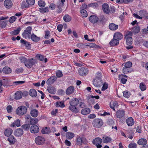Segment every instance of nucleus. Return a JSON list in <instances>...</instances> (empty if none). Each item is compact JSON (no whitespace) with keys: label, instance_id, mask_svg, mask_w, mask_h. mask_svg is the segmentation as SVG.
Masks as SVG:
<instances>
[{"label":"nucleus","instance_id":"nucleus-7","mask_svg":"<svg viewBox=\"0 0 148 148\" xmlns=\"http://www.w3.org/2000/svg\"><path fill=\"white\" fill-rule=\"evenodd\" d=\"M32 107V106H31L29 108V109L31 110L30 114L32 116L36 118L38 116L39 112L37 110L33 109Z\"/></svg>","mask_w":148,"mask_h":148},{"label":"nucleus","instance_id":"nucleus-23","mask_svg":"<svg viewBox=\"0 0 148 148\" xmlns=\"http://www.w3.org/2000/svg\"><path fill=\"white\" fill-rule=\"evenodd\" d=\"M47 90L50 93L52 94H55L56 91V88L52 86H50L49 87H48Z\"/></svg>","mask_w":148,"mask_h":148},{"label":"nucleus","instance_id":"nucleus-56","mask_svg":"<svg viewBox=\"0 0 148 148\" xmlns=\"http://www.w3.org/2000/svg\"><path fill=\"white\" fill-rule=\"evenodd\" d=\"M130 92H128L127 91H124L123 92V96L126 98H128L130 95Z\"/></svg>","mask_w":148,"mask_h":148},{"label":"nucleus","instance_id":"nucleus-5","mask_svg":"<svg viewBox=\"0 0 148 148\" xmlns=\"http://www.w3.org/2000/svg\"><path fill=\"white\" fill-rule=\"evenodd\" d=\"M45 138L41 136H38L35 138V142L38 145H41L45 143Z\"/></svg>","mask_w":148,"mask_h":148},{"label":"nucleus","instance_id":"nucleus-20","mask_svg":"<svg viewBox=\"0 0 148 148\" xmlns=\"http://www.w3.org/2000/svg\"><path fill=\"white\" fill-rule=\"evenodd\" d=\"M102 8L103 11L106 13L108 14L110 12L109 5L108 4L106 3L103 4L102 5Z\"/></svg>","mask_w":148,"mask_h":148},{"label":"nucleus","instance_id":"nucleus-29","mask_svg":"<svg viewBox=\"0 0 148 148\" xmlns=\"http://www.w3.org/2000/svg\"><path fill=\"white\" fill-rule=\"evenodd\" d=\"M30 38L33 41L35 42L38 41L40 39V38L37 36L36 35L34 34H32Z\"/></svg>","mask_w":148,"mask_h":148},{"label":"nucleus","instance_id":"nucleus-38","mask_svg":"<svg viewBox=\"0 0 148 148\" xmlns=\"http://www.w3.org/2000/svg\"><path fill=\"white\" fill-rule=\"evenodd\" d=\"M37 95L36 90L34 89H32L29 91V95L33 97H36Z\"/></svg>","mask_w":148,"mask_h":148},{"label":"nucleus","instance_id":"nucleus-15","mask_svg":"<svg viewBox=\"0 0 148 148\" xmlns=\"http://www.w3.org/2000/svg\"><path fill=\"white\" fill-rule=\"evenodd\" d=\"M23 131L22 129L18 128L15 130L14 133L16 136H20L23 135Z\"/></svg>","mask_w":148,"mask_h":148},{"label":"nucleus","instance_id":"nucleus-61","mask_svg":"<svg viewBox=\"0 0 148 148\" xmlns=\"http://www.w3.org/2000/svg\"><path fill=\"white\" fill-rule=\"evenodd\" d=\"M140 14L142 13L143 14V16L144 17L148 19V13H147L145 11H141L140 12Z\"/></svg>","mask_w":148,"mask_h":148},{"label":"nucleus","instance_id":"nucleus-59","mask_svg":"<svg viewBox=\"0 0 148 148\" xmlns=\"http://www.w3.org/2000/svg\"><path fill=\"white\" fill-rule=\"evenodd\" d=\"M26 2L29 5H32L35 3V0H26Z\"/></svg>","mask_w":148,"mask_h":148},{"label":"nucleus","instance_id":"nucleus-42","mask_svg":"<svg viewBox=\"0 0 148 148\" xmlns=\"http://www.w3.org/2000/svg\"><path fill=\"white\" fill-rule=\"evenodd\" d=\"M8 140L11 144H14L15 142V139L13 136H10L8 138Z\"/></svg>","mask_w":148,"mask_h":148},{"label":"nucleus","instance_id":"nucleus-33","mask_svg":"<svg viewBox=\"0 0 148 148\" xmlns=\"http://www.w3.org/2000/svg\"><path fill=\"white\" fill-rule=\"evenodd\" d=\"M132 31L133 32V33L135 34L139 32L140 27L138 25L136 26L132 29Z\"/></svg>","mask_w":148,"mask_h":148},{"label":"nucleus","instance_id":"nucleus-60","mask_svg":"<svg viewBox=\"0 0 148 148\" xmlns=\"http://www.w3.org/2000/svg\"><path fill=\"white\" fill-rule=\"evenodd\" d=\"M137 145L136 143H131L129 145V148H136Z\"/></svg>","mask_w":148,"mask_h":148},{"label":"nucleus","instance_id":"nucleus-17","mask_svg":"<svg viewBox=\"0 0 148 148\" xmlns=\"http://www.w3.org/2000/svg\"><path fill=\"white\" fill-rule=\"evenodd\" d=\"M4 4V6L7 8H10L12 5V3L10 0H5Z\"/></svg>","mask_w":148,"mask_h":148},{"label":"nucleus","instance_id":"nucleus-62","mask_svg":"<svg viewBox=\"0 0 148 148\" xmlns=\"http://www.w3.org/2000/svg\"><path fill=\"white\" fill-rule=\"evenodd\" d=\"M56 75L58 77H60L63 76V74L61 71L59 70L56 72Z\"/></svg>","mask_w":148,"mask_h":148},{"label":"nucleus","instance_id":"nucleus-21","mask_svg":"<svg viewBox=\"0 0 148 148\" xmlns=\"http://www.w3.org/2000/svg\"><path fill=\"white\" fill-rule=\"evenodd\" d=\"M126 123L127 125L129 126H132L134 124V120L132 117L128 118L126 119Z\"/></svg>","mask_w":148,"mask_h":148},{"label":"nucleus","instance_id":"nucleus-53","mask_svg":"<svg viewBox=\"0 0 148 148\" xmlns=\"http://www.w3.org/2000/svg\"><path fill=\"white\" fill-rule=\"evenodd\" d=\"M132 63L130 62H128L125 63L124 67L128 68H130L132 66Z\"/></svg>","mask_w":148,"mask_h":148},{"label":"nucleus","instance_id":"nucleus-24","mask_svg":"<svg viewBox=\"0 0 148 148\" xmlns=\"http://www.w3.org/2000/svg\"><path fill=\"white\" fill-rule=\"evenodd\" d=\"M119 41L113 37V38L110 41L109 43L111 46H114L118 45L119 44Z\"/></svg>","mask_w":148,"mask_h":148},{"label":"nucleus","instance_id":"nucleus-44","mask_svg":"<svg viewBox=\"0 0 148 148\" xmlns=\"http://www.w3.org/2000/svg\"><path fill=\"white\" fill-rule=\"evenodd\" d=\"M11 126L12 127H14L16 126L17 127H19L20 126V121L19 119H17L14 122H13Z\"/></svg>","mask_w":148,"mask_h":148},{"label":"nucleus","instance_id":"nucleus-4","mask_svg":"<svg viewBox=\"0 0 148 148\" xmlns=\"http://www.w3.org/2000/svg\"><path fill=\"white\" fill-rule=\"evenodd\" d=\"M103 124L102 119H96L93 121L92 124L93 126L95 127L99 128L101 127Z\"/></svg>","mask_w":148,"mask_h":148},{"label":"nucleus","instance_id":"nucleus-51","mask_svg":"<svg viewBox=\"0 0 148 148\" xmlns=\"http://www.w3.org/2000/svg\"><path fill=\"white\" fill-rule=\"evenodd\" d=\"M30 124H25L22 125V127L24 130L27 131L30 129Z\"/></svg>","mask_w":148,"mask_h":148},{"label":"nucleus","instance_id":"nucleus-32","mask_svg":"<svg viewBox=\"0 0 148 148\" xmlns=\"http://www.w3.org/2000/svg\"><path fill=\"white\" fill-rule=\"evenodd\" d=\"M2 71L4 73L8 74L10 73L12 70L11 69L8 67L5 66L3 68Z\"/></svg>","mask_w":148,"mask_h":148},{"label":"nucleus","instance_id":"nucleus-49","mask_svg":"<svg viewBox=\"0 0 148 148\" xmlns=\"http://www.w3.org/2000/svg\"><path fill=\"white\" fill-rule=\"evenodd\" d=\"M45 2L42 0H40L38 2V5L40 7H44L45 6Z\"/></svg>","mask_w":148,"mask_h":148},{"label":"nucleus","instance_id":"nucleus-12","mask_svg":"<svg viewBox=\"0 0 148 148\" xmlns=\"http://www.w3.org/2000/svg\"><path fill=\"white\" fill-rule=\"evenodd\" d=\"M64 5L60 1H58L57 4V7L58 9L57 10V12L58 13H60L62 11V8Z\"/></svg>","mask_w":148,"mask_h":148},{"label":"nucleus","instance_id":"nucleus-16","mask_svg":"<svg viewBox=\"0 0 148 148\" xmlns=\"http://www.w3.org/2000/svg\"><path fill=\"white\" fill-rule=\"evenodd\" d=\"M79 101L78 99L77 98L71 99L69 102L70 105L77 106L79 103Z\"/></svg>","mask_w":148,"mask_h":148},{"label":"nucleus","instance_id":"nucleus-2","mask_svg":"<svg viewBox=\"0 0 148 148\" xmlns=\"http://www.w3.org/2000/svg\"><path fill=\"white\" fill-rule=\"evenodd\" d=\"M89 70L88 69L84 67L79 68L78 70V75L81 77H85L86 76L88 73Z\"/></svg>","mask_w":148,"mask_h":148},{"label":"nucleus","instance_id":"nucleus-3","mask_svg":"<svg viewBox=\"0 0 148 148\" xmlns=\"http://www.w3.org/2000/svg\"><path fill=\"white\" fill-rule=\"evenodd\" d=\"M31 30L32 27H31L29 26L27 27L22 33V35L23 37L25 38H30Z\"/></svg>","mask_w":148,"mask_h":148},{"label":"nucleus","instance_id":"nucleus-27","mask_svg":"<svg viewBox=\"0 0 148 148\" xmlns=\"http://www.w3.org/2000/svg\"><path fill=\"white\" fill-rule=\"evenodd\" d=\"M109 29L112 30H116L118 29V25L112 23L109 24Z\"/></svg>","mask_w":148,"mask_h":148},{"label":"nucleus","instance_id":"nucleus-8","mask_svg":"<svg viewBox=\"0 0 148 148\" xmlns=\"http://www.w3.org/2000/svg\"><path fill=\"white\" fill-rule=\"evenodd\" d=\"M125 112L123 110H117L116 113V116L118 118L121 119L124 116Z\"/></svg>","mask_w":148,"mask_h":148},{"label":"nucleus","instance_id":"nucleus-9","mask_svg":"<svg viewBox=\"0 0 148 148\" xmlns=\"http://www.w3.org/2000/svg\"><path fill=\"white\" fill-rule=\"evenodd\" d=\"M30 131L31 133H37L39 131V128L37 125H32L30 128Z\"/></svg>","mask_w":148,"mask_h":148},{"label":"nucleus","instance_id":"nucleus-34","mask_svg":"<svg viewBox=\"0 0 148 148\" xmlns=\"http://www.w3.org/2000/svg\"><path fill=\"white\" fill-rule=\"evenodd\" d=\"M90 111V109L89 108H86L82 110L81 113L83 115H85L89 114Z\"/></svg>","mask_w":148,"mask_h":148},{"label":"nucleus","instance_id":"nucleus-41","mask_svg":"<svg viewBox=\"0 0 148 148\" xmlns=\"http://www.w3.org/2000/svg\"><path fill=\"white\" fill-rule=\"evenodd\" d=\"M64 20L66 22H70L71 20V17L68 14L65 15L63 17Z\"/></svg>","mask_w":148,"mask_h":148},{"label":"nucleus","instance_id":"nucleus-64","mask_svg":"<svg viewBox=\"0 0 148 148\" xmlns=\"http://www.w3.org/2000/svg\"><path fill=\"white\" fill-rule=\"evenodd\" d=\"M23 71V69L22 68H18L16 69L15 72L17 73H22Z\"/></svg>","mask_w":148,"mask_h":148},{"label":"nucleus","instance_id":"nucleus-63","mask_svg":"<svg viewBox=\"0 0 148 148\" xmlns=\"http://www.w3.org/2000/svg\"><path fill=\"white\" fill-rule=\"evenodd\" d=\"M16 18L15 16L10 17L9 20V21L10 23H13L16 20Z\"/></svg>","mask_w":148,"mask_h":148},{"label":"nucleus","instance_id":"nucleus-48","mask_svg":"<svg viewBox=\"0 0 148 148\" xmlns=\"http://www.w3.org/2000/svg\"><path fill=\"white\" fill-rule=\"evenodd\" d=\"M42 133L43 134H49L50 133L49 128L46 127L42 129L41 131Z\"/></svg>","mask_w":148,"mask_h":148},{"label":"nucleus","instance_id":"nucleus-1","mask_svg":"<svg viewBox=\"0 0 148 148\" xmlns=\"http://www.w3.org/2000/svg\"><path fill=\"white\" fill-rule=\"evenodd\" d=\"M27 112V108L26 107L24 106H21L18 107L16 109V112L19 116H22L26 114Z\"/></svg>","mask_w":148,"mask_h":148},{"label":"nucleus","instance_id":"nucleus-11","mask_svg":"<svg viewBox=\"0 0 148 148\" xmlns=\"http://www.w3.org/2000/svg\"><path fill=\"white\" fill-rule=\"evenodd\" d=\"M90 21L92 23H95L98 21L99 18L97 16L92 15L90 16L89 18Z\"/></svg>","mask_w":148,"mask_h":148},{"label":"nucleus","instance_id":"nucleus-28","mask_svg":"<svg viewBox=\"0 0 148 148\" xmlns=\"http://www.w3.org/2000/svg\"><path fill=\"white\" fill-rule=\"evenodd\" d=\"M13 132L12 130L9 128L5 130L4 132V135L8 137L10 136Z\"/></svg>","mask_w":148,"mask_h":148},{"label":"nucleus","instance_id":"nucleus-40","mask_svg":"<svg viewBox=\"0 0 148 148\" xmlns=\"http://www.w3.org/2000/svg\"><path fill=\"white\" fill-rule=\"evenodd\" d=\"M106 21V19L103 15L101 16L99 18L98 21L102 24L105 23Z\"/></svg>","mask_w":148,"mask_h":148},{"label":"nucleus","instance_id":"nucleus-6","mask_svg":"<svg viewBox=\"0 0 148 148\" xmlns=\"http://www.w3.org/2000/svg\"><path fill=\"white\" fill-rule=\"evenodd\" d=\"M35 63V60L33 58L28 59L26 62L25 66L27 67L31 68Z\"/></svg>","mask_w":148,"mask_h":148},{"label":"nucleus","instance_id":"nucleus-30","mask_svg":"<svg viewBox=\"0 0 148 148\" xmlns=\"http://www.w3.org/2000/svg\"><path fill=\"white\" fill-rule=\"evenodd\" d=\"M118 106V103L116 101L111 102L110 105V108L114 111H115L114 108L117 107Z\"/></svg>","mask_w":148,"mask_h":148},{"label":"nucleus","instance_id":"nucleus-26","mask_svg":"<svg viewBox=\"0 0 148 148\" xmlns=\"http://www.w3.org/2000/svg\"><path fill=\"white\" fill-rule=\"evenodd\" d=\"M102 142V139L99 137H97L93 140V143L94 145L101 144Z\"/></svg>","mask_w":148,"mask_h":148},{"label":"nucleus","instance_id":"nucleus-43","mask_svg":"<svg viewBox=\"0 0 148 148\" xmlns=\"http://www.w3.org/2000/svg\"><path fill=\"white\" fill-rule=\"evenodd\" d=\"M21 29L20 27H19L17 29L10 32V34H11L13 35H17L19 34Z\"/></svg>","mask_w":148,"mask_h":148},{"label":"nucleus","instance_id":"nucleus-50","mask_svg":"<svg viewBox=\"0 0 148 148\" xmlns=\"http://www.w3.org/2000/svg\"><path fill=\"white\" fill-rule=\"evenodd\" d=\"M140 88L142 91H144L146 89V86L144 83L142 82L140 84Z\"/></svg>","mask_w":148,"mask_h":148},{"label":"nucleus","instance_id":"nucleus-46","mask_svg":"<svg viewBox=\"0 0 148 148\" xmlns=\"http://www.w3.org/2000/svg\"><path fill=\"white\" fill-rule=\"evenodd\" d=\"M122 71L123 73L126 74L132 72V70L130 68H127L125 67L123 68Z\"/></svg>","mask_w":148,"mask_h":148},{"label":"nucleus","instance_id":"nucleus-57","mask_svg":"<svg viewBox=\"0 0 148 148\" xmlns=\"http://www.w3.org/2000/svg\"><path fill=\"white\" fill-rule=\"evenodd\" d=\"M7 25V23L6 21H1L0 22V26L2 28H5Z\"/></svg>","mask_w":148,"mask_h":148},{"label":"nucleus","instance_id":"nucleus-31","mask_svg":"<svg viewBox=\"0 0 148 148\" xmlns=\"http://www.w3.org/2000/svg\"><path fill=\"white\" fill-rule=\"evenodd\" d=\"M85 139L84 138H81L80 136H77V140L76 141V143L77 145H81L82 143H83V140Z\"/></svg>","mask_w":148,"mask_h":148},{"label":"nucleus","instance_id":"nucleus-45","mask_svg":"<svg viewBox=\"0 0 148 148\" xmlns=\"http://www.w3.org/2000/svg\"><path fill=\"white\" fill-rule=\"evenodd\" d=\"M21 44L24 45L27 47H30V45L29 43L23 39H21Z\"/></svg>","mask_w":148,"mask_h":148},{"label":"nucleus","instance_id":"nucleus-13","mask_svg":"<svg viewBox=\"0 0 148 148\" xmlns=\"http://www.w3.org/2000/svg\"><path fill=\"white\" fill-rule=\"evenodd\" d=\"M69 108L72 112L75 113H78L79 111V110L75 106L70 105Z\"/></svg>","mask_w":148,"mask_h":148},{"label":"nucleus","instance_id":"nucleus-47","mask_svg":"<svg viewBox=\"0 0 148 148\" xmlns=\"http://www.w3.org/2000/svg\"><path fill=\"white\" fill-rule=\"evenodd\" d=\"M80 12L81 13V16L84 17H86L88 14L86 10L84 9H82L80 10Z\"/></svg>","mask_w":148,"mask_h":148},{"label":"nucleus","instance_id":"nucleus-22","mask_svg":"<svg viewBox=\"0 0 148 148\" xmlns=\"http://www.w3.org/2000/svg\"><path fill=\"white\" fill-rule=\"evenodd\" d=\"M56 80V77L55 76H53L49 78L46 82L47 84H53Z\"/></svg>","mask_w":148,"mask_h":148},{"label":"nucleus","instance_id":"nucleus-52","mask_svg":"<svg viewBox=\"0 0 148 148\" xmlns=\"http://www.w3.org/2000/svg\"><path fill=\"white\" fill-rule=\"evenodd\" d=\"M56 106L57 107H60L61 108H63L65 107L64 103L62 102H57L56 103Z\"/></svg>","mask_w":148,"mask_h":148},{"label":"nucleus","instance_id":"nucleus-19","mask_svg":"<svg viewBox=\"0 0 148 148\" xmlns=\"http://www.w3.org/2000/svg\"><path fill=\"white\" fill-rule=\"evenodd\" d=\"M113 37L119 41L123 38V35L121 33L117 32L114 34Z\"/></svg>","mask_w":148,"mask_h":148},{"label":"nucleus","instance_id":"nucleus-36","mask_svg":"<svg viewBox=\"0 0 148 148\" xmlns=\"http://www.w3.org/2000/svg\"><path fill=\"white\" fill-rule=\"evenodd\" d=\"M103 142L104 143H107L110 142L112 140L111 138L108 136L103 137L102 138Z\"/></svg>","mask_w":148,"mask_h":148},{"label":"nucleus","instance_id":"nucleus-55","mask_svg":"<svg viewBox=\"0 0 148 148\" xmlns=\"http://www.w3.org/2000/svg\"><path fill=\"white\" fill-rule=\"evenodd\" d=\"M36 58L39 60L41 61H43L44 59V56L40 54H37L36 56Z\"/></svg>","mask_w":148,"mask_h":148},{"label":"nucleus","instance_id":"nucleus-37","mask_svg":"<svg viewBox=\"0 0 148 148\" xmlns=\"http://www.w3.org/2000/svg\"><path fill=\"white\" fill-rule=\"evenodd\" d=\"M38 120L37 118H31L30 124L32 125H36V124L38 122Z\"/></svg>","mask_w":148,"mask_h":148},{"label":"nucleus","instance_id":"nucleus-14","mask_svg":"<svg viewBox=\"0 0 148 148\" xmlns=\"http://www.w3.org/2000/svg\"><path fill=\"white\" fill-rule=\"evenodd\" d=\"M23 93L21 91H17L14 94V98L15 99L18 100L22 98Z\"/></svg>","mask_w":148,"mask_h":148},{"label":"nucleus","instance_id":"nucleus-54","mask_svg":"<svg viewBox=\"0 0 148 148\" xmlns=\"http://www.w3.org/2000/svg\"><path fill=\"white\" fill-rule=\"evenodd\" d=\"M88 6L89 7L96 8L98 7V4L96 3H93L88 4Z\"/></svg>","mask_w":148,"mask_h":148},{"label":"nucleus","instance_id":"nucleus-25","mask_svg":"<svg viewBox=\"0 0 148 148\" xmlns=\"http://www.w3.org/2000/svg\"><path fill=\"white\" fill-rule=\"evenodd\" d=\"M147 143V141L146 139L145 138H141L139 140L137 143L139 145H142L143 146L145 145Z\"/></svg>","mask_w":148,"mask_h":148},{"label":"nucleus","instance_id":"nucleus-58","mask_svg":"<svg viewBox=\"0 0 148 148\" xmlns=\"http://www.w3.org/2000/svg\"><path fill=\"white\" fill-rule=\"evenodd\" d=\"M40 11L41 13H44L47 12L49 11V9L48 7H45L44 8H40Z\"/></svg>","mask_w":148,"mask_h":148},{"label":"nucleus","instance_id":"nucleus-35","mask_svg":"<svg viewBox=\"0 0 148 148\" xmlns=\"http://www.w3.org/2000/svg\"><path fill=\"white\" fill-rule=\"evenodd\" d=\"M125 38L126 39V44L127 45H130L132 44V37L128 36L127 35L125 36Z\"/></svg>","mask_w":148,"mask_h":148},{"label":"nucleus","instance_id":"nucleus-18","mask_svg":"<svg viewBox=\"0 0 148 148\" xmlns=\"http://www.w3.org/2000/svg\"><path fill=\"white\" fill-rule=\"evenodd\" d=\"M75 88L73 86H70L66 89V93L67 95H70L73 93L74 91Z\"/></svg>","mask_w":148,"mask_h":148},{"label":"nucleus","instance_id":"nucleus-39","mask_svg":"<svg viewBox=\"0 0 148 148\" xmlns=\"http://www.w3.org/2000/svg\"><path fill=\"white\" fill-rule=\"evenodd\" d=\"M74 133L71 132H68L66 133V137L69 139H70L73 138L74 136Z\"/></svg>","mask_w":148,"mask_h":148},{"label":"nucleus","instance_id":"nucleus-10","mask_svg":"<svg viewBox=\"0 0 148 148\" xmlns=\"http://www.w3.org/2000/svg\"><path fill=\"white\" fill-rule=\"evenodd\" d=\"M93 84L95 86L99 87L102 85V80L100 78L98 79L96 81L93 82Z\"/></svg>","mask_w":148,"mask_h":148}]
</instances>
